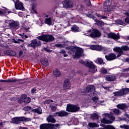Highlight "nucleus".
<instances>
[{
    "mask_svg": "<svg viewBox=\"0 0 129 129\" xmlns=\"http://www.w3.org/2000/svg\"><path fill=\"white\" fill-rule=\"evenodd\" d=\"M87 33H91L88 34ZM85 36H88L91 37L93 39H95V38H100L101 37V32L98 30L97 29H93L91 30H89L87 31V33L84 34Z\"/></svg>",
    "mask_w": 129,
    "mask_h": 129,
    "instance_id": "f257e3e1",
    "label": "nucleus"
},
{
    "mask_svg": "<svg viewBox=\"0 0 129 129\" xmlns=\"http://www.w3.org/2000/svg\"><path fill=\"white\" fill-rule=\"evenodd\" d=\"M79 62L81 64H83L87 66V67H88V68H89V71L91 72V73H95V72H96V70H97L96 69V67L93 64V62L89 61L87 60L84 62V61L81 59L79 60Z\"/></svg>",
    "mask_w": 129,
    "mask_h": 129,
    "instance_id": "f03ea898",
    "label": "nucleus"
},
{
    "mask_svg": "<svg viewBox=\"0 0 129 129\" xmlns=\"http://www.w3.org/2000/svg\"><path fill=\"white\" fill-rule=\"evenodd\" d=\"M83 52V50H82V48L78 47L72 46L69 49V53H70V54H74L75 53V56L76 58H79L82 55Z\"/></svg>",
    "mask_w": 129,
    "mask_h": 129,
    "instance_id": "7ed1b4c3",
    "label": "nucleus"
},
{
    "mask_svg": "<svg viewBox=\"0 0 129 129\" xmlns=\"http://www.w3.org/2000/svg\"><path fill=\"white\" fill-rule=\"evenodd\" d=\"M102 116L104 118H103L101 120L102 123H106V124L112 123V121H111V120H114L115 119V117H114L113 115H112L111 114H109L107 113L103 114ZM107 117L110 118V119H111V120H108L106 119V118H107Z\"/></svg>",
    "mask_w": 129,
    "mask_h": 129,
    "instance_id": "20e7f679",
    "label": "nucleus"
},
{
    "mask_svg": "<svg viewBox=\"0 0 129 129\" xmlns=\"http://www.w3.org/2000/svg\"><path fill=\"white\" fill-rule=\"evenodd\" d=\"M37 39L40 40L41 41H43L44 42H46L50 43L52 41H54V36L52 35H43L41 36H38Z\"/></svg>",
    "mask_w": 129,
    "mask_h": 129,
    "instance_id": "39448f33",
    "label": "nucleus"
},
{
    "mask_svg": "<svg viewBox=\"0 0 129 129\" xmlns=\"http://www.w3.org/2000/svg\"><path fill=\"white\" fill-rule=\"evenodd\" d=\"M129 92L128 88H122L118 91H115L113 93L114 96H119L121 97L128 94Z\"/></svg>",
    "mask_w": 129,
    "mask_h": 129,
    "instance_id": "423d86ee",
    "label": "nucleus"
},
{
    "mask_svg": "<svg viewBox=\"0 0 129 129\" xmlns=\"http://www.w3.org/2000/svg\"><path fill=\"white\" fill-rule=\"evenodd\" d=\"M8 22L9 26L10 29L12 30H18L20 28V23L18 21H14L13 20L6 21L5 23Z\"/></svg>",
    "mask_w": 129,
    "mask_h": 129,
    "instance_id": "0eeeda50",
    "label": "nucleus"
},
{
    "mask_svg": "<svg viewBox=\"0 0 129 129\" xmlns=\"http://www.w3.org/2000/svg\"><path fill=\"white\" fill-rule=\"evenodd\" d=\"M80 109V107L76 105L69 104L67 106V111L69 112H76Z\"/></svg>",
    "mask_w": 129,
    "mask_h": 129,
    "instance_id": "6e6552de",
    "label": "nucleus"
},
{
    "mask_svg": "<svg viewBox=\"0 0 129 129\" xmlns=\"http://www.w3.org/2000/svg\"><path fill=\"white\" fill-rule=\"evenodd\" d=\"M90 49H91V50H96V51H103L104 54L107 53V48L101 46V45H92L90 46Z\"/></svg>",
    "mask_w": 129,
    "mask_h": 129,
    "instance_id": "1a4fd4ad",
    "label": "nucleus"
},
{
    "mask_svg": "<svg viewBox=\"0 0 129 129\" xmlns=\"http://www.w3.org/2000/svg\"><path fill=\"white\" fill-rule=\"evenodd\" d=\"M112 0H106L104 3V12H109V8L111 6Z\"/></svg>",
    "mask_w": 129,
    "mask_h": 129,
    "instance_id": "9d476101",
    "label": "nucleus"
},
{
    "mask_svg": "<svg viewBox=\"0 0 129 129\" xmlns=\"http://www.w3.org/2000/svg\"><path fill=\"white\" fill-rule=\"evenodd\" d=\"M63 7L64 9H70L73 8V2L69 1H64L62 2Z\"/></svg>",
    "mask_w": 129,
    "mask_h": 129,
    "instance_id": "9b49d317",
    "label": "nucleus"
},
{
    "mask_svg": "<svg viewBox=\"0 0 129 129\" xmlns=\"http://www.w3.org/2000/svg\"><path fill=\"white\" fill-rule=\"evenodd\" d=\"M30 46L35 49L36 47H39V46H41V41L40 40H38L37 39L33 40L31 41V42L30 44Z\"/></svg>",
    "mask_w": 129,
    "mask_h": 129,
    "instance_id": "f8f14e48",
    "label": "nucleus"
},
{
    "mask_svg": "<svg viewBox=\"0 0 129 129\" xmlns=\"http://www.w3.org/2000/svg\"><path fill=\"white\" fill-rule=\"evenodd\" d=\"M69 113L64 111H60L59 112H57L53 113V116H59L60 117H62L63 116H67Z\"/></svg>",
    "mask_w": 129,
    "mask_h": 129,
    "instance_id": "ddd939ff",
    "label": "nucleus"
},
{
    "mask_svg": "<svg viewBox=\"0 0 129 129\" xmlns=\"http://www.w3.org/2000/svg\"><path fill=\"white\" fill-rule=\"evenodd\" d=\"M84 93H87V92H94L95 91V87L93 85H90L88 86L86 89L83 90Z\"/></svg>",
    "mask_w": 129,
    "mask_h": 129,
    "instance_id": "4468645a",
    "label": "nucleus"
},
{
    "mask_svg": "<svg viewBox=\"0 0 129 129\" xmlns=\"http://www.w3.org/2000/svg\"><path fill=\"white\" fill-rule=\"evenodd\" d=\"M15 6L16 10H24L25 9L24 8V6H23V3L20 2V1L18 0L15 2Z\"/></svg>",
    "mask_w": 129,
    "mask_h": 129,
    "instance_id": "2eb2a0df",
    "label": "nucleus"
},
{
    "mask_svg": "<svg viewBox=\"0 0 129 129\" xmlns=\"http://www.w3.org/2000/svg\"><path fill=\"white\" fill-rule=\"evenodd\" d=\"M113 50L114 52H116V53H118V54L117 55V58L120 57L121 55H123V51H122L121 47H115Z\"/></svg>",
    "mask_w": 129,
    "mask_h": 129,
    "instance_id": "dca6fc26",
    "label": "nucleus"
},
{
    "mask_svg": "<svg viewBox=\"0 0 129 129\" xmlns=\"http://www.w3.org/2000/svg\"><path fill=\"white\" fill-rule=\"evenodd\" d=\"M105 58H106L107 61H112V60L116 59V55L114 53H111L108 55H106Z\"/></svg>",
    "mask_w": 129,
    "mask_h": 129,
    "instance_id": "f3484780",
    "label": "nucleus"
},
{
    "mask_svg": "<svg viewBox=\"0 0 129 129\" xmlns=\"http://www.w3.org/2000/svg\"><path fill=\"white\" fill-rule=\"evenodd\" d=\"M24 118L23 117H17L15 118H12V121L11 122H13V123H16L17 124L20 123V121H23Z\"/></svg>",
    "mask_w": 129,
    "mask_h": 129,
    "instance_id": "a211bd4d",
    "label": "nucleus"
},
{
    "mask_svg": "<svg viewBox=\"0 0 129 129\" xmlns=\"http://www.w3.org/2000/svg\"><path fill=\"white\" fill-rule=\"evenodd\" d=\"M4 53L7 56H16V55H17L16 51L12 50H5Z\"/></svg>",
    "mask_w": 129,
    "mask_h": 129,
    "instance_id": "6ab92c4d",
    "label": "nucleus"
},
{
    "mask_svg": "<svg viewBox=\"0 0 129 129\" xmlns=\"http://www.w3.org/2000/svg\"><path fill=\"white\" fill-rule=\"evenodd\" d=\"M108 37L109 38H111V39H113V40H117V39H119L120 38L119 35L115 34L114 33H109L108 34Z\"/></svg>",
    "mask_w": 129,
    "mask_h": 129,
    "instance_id": "aec40b11",
    "label": "nucleus"
},
{
    "mask_svg": "<svg viewBox=\"0 0 129 129\" xmlns=\"http://www.w3.org/2000/svg\"><path fill=\"white\" fill-rule=\"evenodd\" d=\"M53 115H49L46 118V120L48 122H51V123H55V122H56V119L54 118Z\"/></svg>",
    "mask_w": 129,
    "mask_h": 129,
    "instance_id": "412c9836",
    "label": "nucleus"
},
{
    "mask_svg": "<svg viewBox=\"0 0 129 129\" xmlns=\"http://www.w3.org/2000/svg\"><path fill=\"white\" fill-rule=\"evenodd\" d=\"M64 89H69L70 88V81L69 79H66L63 83Z\"/></svg>",
    "mask_w": 129,
    "mask_h": 129,
    "instance_id": "4be33fe9",
    "label": "nucleus"
},
{
    "mask_svg": "<svg viewBox=\"0 0 129 129\" xmlns=\"http://www.w3.org/2000/svg\"><path fill=\"white\" fill-rule=\"evenodd\" d=\"M51 123H44L40 125V129H51Z\"/></svg>",
    "mask_w": 129,
    "mask_h": 129,
    "instance_id": "5701e85b",
    "label": "nucleus"
},
{
    "mask_svg": "<svg viewBox=\"0 0 129 129\" xmlns=\"http://www.w3.org/2000/svg\"><path fill=\"white\" fill-rule=\"evenodd\" d=\"M105 78L106 81H114L115 80V76L112 75H106Z\"/></svg>",
    "mask_w": 129,
    "mask_h": 129,
    "instance_id": "b1692460",
    "label": "nucleus"
},
{
    "mask_svg": "<svg viewBox=\"0 0 129 129\" xmlns=\"http://www.w3.org/2000/svg\"><path fill=\"white\" fill-rule=\"evenodd\" d=\"M17 81H18L17 79L0 80V82L3 83H13L14 82H17Z\"/></svg>",
    "mask_w": 129,
    "mask_h": 129,
    "instance_id": "393cba45",
    "label": "nucleus"
},
{
    "mask_svg": "<svg viewBox=\"0 0 129 129\" xmlns=\"http://www.w3.org/2000/svg\"><path fill=\"white\" fill-rule=\"evenodd\" d=\"M31 111L32 112H35V113H38V114H42V109L40 107L37 108L36 109H32Z\"/></svg>",
    "mask_w": 129,
    "mask_h": 129,
    "instance_id": "a878e982",
    "label": "nucleus"
},
{
    "mask_svg": "<svg viewBox=\"0 0 129 129\" xmlns=\"http://www.w3.org/2000/svg\"><path fill=\"white\" fill-rule=\"evenodd\" d=\"M53 75L55 77H60V76H61V72L59 70L56 69L53 70Z\"/></svg>",
    "mask_w": 129,
    "mask_h": 129,
    "instance_id": "bb28decb",
    "label": "nucleus"
},
{
    "mask_svg": "<svg viewBox=\"0 0 129 129\" xmlns=\"http://www.w3.org/2000/svg\"><path fill=\"white\" fill-rule=\"evenodd\" d=\"M41 62L43 66H49V61L47 58H42L41 59Z\"/></svg>",
    "mask_w": 129,
    "mask_h": 129,
    "instance_id": "cd10ccee",
    "label": "nucleus"
},
{
    "mask_svg": "<svg viewBox=\"0 0 129 129\" xmlns=\"http://www.w3.org/2000/svg\"><path fill=\"white\" fill-rule=\"evenodd\" d=\"M116 107L119 109L123 110L125 109L127 107V106L125 104H119L116 105Z\"/></svg>",
    "mask_w": 129,
    "mask_h": 129,
    "instance_id": "c85d7f7f",
    "label": "nucleus"
},
{
    "mask_svg": "<svg viewBox=\"0 0 129 129\" xmlns=\"http://www.w3.org/2000/svg\"><path fill=\"white\" fill-rule=\"evenodd\" d=\"M95 22H96V25L99 27H102L103 26H104V22L99 21L98 20H95Z\"/></svg>",
    "mask_w": 129,
    "mask_h": 129,
    "instance_id": "c756f323",
    "label": "nucleus"
},
{
    "mask_svg": "<svg viewBox=\"0 0 129 129\" xmlns=\"http://www.w3.org/2000/svg\"><path fill=\"white\" fill-rule=\"evenodd\" d=\"M44 24H47V25H49V26H51V25H52V21L51 20V18L45 19Z\"/></svg>",
    "mask_w": 129,
    "mask_h": 129,
    "instance_id": "7c9ffc66",
    "label": "nucleus"
},
{
    "mask_svg": "<svg viewBox=\"0 0 129 129\" xmlns=\"http://www.w3.org/2000/svg\"><path fill=\"white\" fill-rule=\"evenodd\" d=\"M88 125L90 127H98L99 126L98 124L94 122H90L89 123Z\"/></svg>",
    "mask_w": 129,
    "mask_h": 129,
    "instance_id": "2f4dec72",
    "label": "nucleus"
},
{
    "mask_svg": "<svg viewBox=\"0 0 129 129\" xmlns=\"http://www.w3.org/2000/svg\"><path fill=\"white\" fill-rule=\"evenodd\" d=\"M26 97H27V95H22L21 96V100L18 101V103H22V102H23V101H24V100L26 99Z\"/></svg>",
    "mask_w": 129,
    "mask_h": 129,
    "instance_id": "473e14b6",
    "label": "nucleus"
},
{
    "mask_svg": "<svg viewBox=\"0 0 129 129\" xmlns=\"http://www.w3.org/2000/svg\"><path fill=\"white\" fill-rule=\"evenodd\" d=\"M71 31L72 32H74L75 33H77V32H78L79 31V29H78V27L76 26H73L71 28Z\"/></svg>",
    "mask_w": 129,
    "mask_h": 129,
    "instance_id": "72a5a7b5",
    "label": "nucleus"
},
{
    "mask_svg": "<svg viewBox=\"0 0 129 129\" xmlns=\"http://www.w3.org/2000/svg\"><path fill=\"white\" fill-rule=\"evenodd\" d=\"M90 118L91 119H97L98 118V115L96 113H94L91 115Z\"/></svg>",
    "mask_w": 129,
    "mask_h": 129,
    "instance_id": "f704fd0d",
    "label": "nucleus"
},
{
    "mask_svg": "<svg viewBox=\"0 0 129 129\" xmlns=\"http://www.w3.org/2000/svg\"><path fill=\"white\" fill-rule=\"evenodd\" d=\"M13 43H15L16 44H20L21 42L23 43L24 42V40L23 39H17L16 40L15 39H13Z\"/></svg>",
    "mask_w": 129,
    "mask_h": 129,
    "instance_id": "c9c22d12",
    "label": "nucleus"
},
{
    "mask_svg": "<svg viewBox=\"0 0 129 129\" xmlns=\"http://www.w3.org/2000/svg\"><path fill=\"white\" fill-rule=\"evenodd\" d=\"M60 126V124H51L50 123V128L51 129H54L55 127H59Z\"/></svg>",
    "mask_w": 129,
    "mask_h": 129,
    "instance_id": "e433bc0d",
    "label": "nucleus"
},
{
    "mask_svg": "<svg viewBox=\"0 0 129 129\" xmlns=\"http://www.w3.org/2000/svg\"><path fill=\"white\" fill-rule=\"evenodd\" d=\"M85 4L87 7H91V3L90 0H84Z\"/></svg>",
    "mask_w": 129,
    "mask_h": 129,
    "instance_id": "4c0bfd02",
    "label": "nucleus"
},
{
    "mask_svg": "<svg viewBox=\"0 0 129 129\" xmlns=\"http://www.w3.org/2000/svg\"><path fill=\"white\" fill-rule=\"evenodd\" d=\"M121 48L122 49V51H128V50H129V47L126 45L121 46Z\"/></svg>",
    "mask_w": 129,
    "mask_h": 129,
    "instance_id": "58836bf2",
    "label": "nucleus"
},
{
    "mask_svg": "<svg viewBox=\"0 0 129 129\" xmlns=\"http://www.w3.org/2000/svg\"><path fill=\"white\" fill-rule=\"evenodd\" d=\"M23 101L25 103H30L31 102V98L26 97Z\"/></svg>",
    "mask_w": 129,
    "mask_h": 129,
    "instance_id": "ea45409f",
    "label": "nucleus"
},
{
    "mask_svg": "<svg viewBox=\"0 0 129 129\" xmlns=\"http://www.w3.org/2000/svg\"><path fill=\"white\" fill-rule=\"evenodd\" d=\"M120 128H123V129H129V125H120Z\"/></svg>",
    "mask_w": 129,
    "mask_h": 129,
    "instance_id": "a19ab883",
    "label": "nucleus"
},
{
    "mask_svg": "<svg viewBox=\"0 0 129 129\" xmlns=\"http://www.w3.org/2000/svg\"><path fill=\"white\" fill-rule=\"evenodd\" d=\"M96 61L99 64H102V63H103V59L101 58H98Z\"/></svg>",
    "mask_w": 129,
    "mask_h": 129,
    "instance_id": "79ce46f5",
    "label": "nucleus"
},
{
    "mask_svg": "<svg viewBox=\"0 0 129 129\" xmlns=\"http://www.w3.org/2000/svg\"><path fill=\"white\" fill-rule=\"evenodd\" d=\"M113 112L115 113V114H119L120 113V111L118 109H114L113 110Z\"/></svg>",
    "mask_w": 129,
    "mask_h": 129,
    "instance_id": "37998d69",
    "label": "nucleus"
},
{
    "mask_svg": "<svg viewBox=\"0 0 129 129\" xmlns=\"http://www.w3.org/2000/svg\"><path fill=\"white\" fill-rule=\"evenodd\" d=\"M101 73L102 74H106L107 73V70L104 68H102L101 69Z\"/></svg>",
    "mask_w": 129,
    "mask_h": 129,
    "instance_id": "c03bdc74",
    "label": "nucleus"
},
{
    "mask_svg": "<svg viewBox=\"0 0 129 129\" xmlns=\"http://www.w3.org/2000/svg\"><path fill=\"white\" fill-rule=\"evenodd\" d=\"M116 23L118 25H123V24H124V22H123L122 21L120 20H116Z\"/></svg>",
    "mask_w": 129,
    "mask_h": 129,
    "instance_id": "a18cd8bd",
    "label": "nucleus"
},
{
    "mask_svg": "<svg viewBox=\"0 0 129 129\" xmlns=\"http://www.w3.org/2000/svg\"><path fill=\"white\" fill-rule=\"evenodd\" d=\"M49 107L51 109V110H53V111H55L57 109V107L55 106L50 105Z\"/></svg>",
    "mask_w": 129,
    "mask_h": 129,
    "instance_id": "49530a36",
    "label": "nucleus"
},
{
    "mask_svg": "<svg viewBox=\"0 0 129 129\" xmlns=\"http://www.w3.org/2000/svg\"><path fill=\"white\" fill-rule=\"evenodd\" d=\"M31 109H32V107H31V106H27L23 108L24 110H26V111L31 110Z\"/></svg>",
    "mask_w": 129,
    "mask_h": 129,
    "instance_id": "de8ad7c7",
    "label": "nucleus"
},
{
    "mask_svg": "<svg viewBox=\"0 0 129 129\" xmlns=\"http://www.w3.org/2000/svg\"><path fill=\"white\" fill-rule=\"evenodd\" d=\"M50 102H53L52 100H46L44 101L45 104H50Z\"/></svg>",
    "mask_w": 129,
    "mask_h": 129,
    "instance_id": "09e8293b",
    "label": "nucleus"
},
{
    "mask_svg": "<svg viewBox=\"0 0 129 129\" xmlns=\"http://www.w3.org/2000/svg\"><path fill=\"white\" fill-rule=\"evenodd\" d=\"M0 16H6V12L3 11V9H0Z\"/></svg>",
    "mask_w": 129,
    "mask_h": 129,
    "instance_id": "8fccbe9b",
    "label": "nucleus"
},
{
    "mask_svg": "<svg viewBox=\"0 0 129 129\" xmlns=\"http://www.w3.org/2000/svg\"><path fill=\"white\" fill-rule=\"evenodd\" d=\"M19 36H21V37H25V39H28V37L26 35H25V33H23L22 34H19Z\"/></svg>",
    "mask_w": 129,
    "mask_h": 129,
    "instance_id": "3c124183",
    "label": "nucleus"
},
{
    "mask_svg": "<svg viewBox=\"0 0 129 129\" xmlns=\"http://www.w3.org/2000/svg\"><path fill=\"white\" fill-rule=\"evenodd\" d=\"M44 51H46V52H48L49 53L52 52V50H51L49 48H48V47H44Z\"/></svg>",
    "mask_w": 129,
    "mask_h": 129,
    "instance_id": "603ef678",
    "label": "nucleus"
},
{
    "mask_svg": "<svg viewBox=\"0 0 129 129\" xmlns=\"http://www.w3.org/2000/svg\"><path fill=\"white\" fill-rule=\"evenodd\" d=\"M92 100H93L95 103H96V100H98V98L97 97H93L92 98Z\"/></svg>",
    "mask_w": 129,
    "mask_h": 129,
    "instance_id": "864d4df0",
    "label": "nucleus"
},
{
    "mask_svg": "<svg viewBox=\"0 0 129 129\" xmlns=\"http://www.w3.org/2000/svg\"><path fill=\"white\" fill-rule=\"evenodd\" d=\"M22 118H24L23 120H25V121H30V120H31V118H26L24 117H22Z\"/></svg>",
    "mask_w": 129,
    "mask_h": 129,
    "instance_id": "5fc2aeb1",
    "label": "nucleus"
},
{
    "mask_svg": "<svg viewBox=\"0 0 129 129\" xmlns=\"http://www.w3.org/2000/svg\"><path fill=\"white\" fill-rule=\"evenodd\" d=\"M55 46L57 47V48H63V45L60 44H56L55 45Z\"/></svg>",
    "mask_w": 129,
    "mask_h": 129,
    "instance_id": "6e6d98bb",
    "label": "nucleus"
},
{
    "mask_svg": "<svg viewBox=\"0 0 129 129\" xmlns=\"http://www.w3.org/2000/svg\"><path fill=\"white\" fill-rule=\"evenodd\" d=\"M36 90H37V89H36V88H33V89H32L31 91V93H35V92H36Z\"/></svg>",
    "mask_w": 129,
    "mask_h": 129,
    "instance_id": "4d7b16f0",
    "label": "nucleus"
},
{
    "mask_svg": "<svg viewBox=\"0 0 129 129\" xmlns=\"http://www.w3.org/2000/svg\"><path fill=\"white\" fill-rule=\"evenodd\" d=\"M59 53L60 54H65V53H66V51H65V50H60L59 51Z\"/></svg>",
    "mask_w": 129,
    "mask_h": 129,
    "instance_id": "13d9d810",
    "label": "nucleus"
},
{
    "mask_svg": "<svg viewBox=\"0 0 129 129\" xmlns=\"http://www.w3.org/2000/svg\"><path fill=\"white\" fill-rule=\"evenodd\" d=\"M124 21H125V23H127V24H129V18L128 17L125 18Z\"/></svg>",
    "mask_w": 129,
    "mask_h": 129,
    "instance_id": "bf43d9fd",
    "label": "nucleus"
},
{
    "mask_svg": "<svg viewBox=\"0 0 129 129\" xmlns=\"http://www.w3.org/2000/svg\"><path fill=\"white\" fill-rule=\"evenodd\" d=\"M101 19H103V20H105L107 19V17L104 16V15H101Z\"/></svg>",
    "mask_w": 129,
    "mask_h": 129,
    "instance_id": "052dcab7",
    "label": "nucleus"
},
{
    "mask_svg": "<svg viewBox=\"0 0 129 129\" xmlns=\"http://www.w3.org/2000/svg\"><path fill=\"white\" fill-rule=\"evenodd\" d=\"M104 89H106V90H109V88L110 87H103Z\"/></svg>",
    "mask_w": 129,
    "mask_h": 129,
    "instance_id": "680f3d73",
    "label": "nucleus"
},
{
    "mask_svg": "<svg viewBox=\"0 0 129 129\" xmlns=\"http://www.w3.org/2000/svg\"><path fill=\"white\" fill-rule=\"evenodd\" d=\"M23 55V50H20L19 53V56H21Z\"/></svg>",
    "mask_w": 129,
    "mask_h": 129,
    "instance_id": "e2e57ef3",
    "label": "nucleus"
},
{
    "mask_svg": "<svg viewBox=\"0 0 129 129\" xmlns=\"http://www.w3.org/2000/svg\"><path fill=\"white\" fill-rule=\"evenodd\" d=\"M87 17L88 18H93V16L91 14H87Z\"/></svg>",
    "mask_w": 129,
    "mask_h": 129,
    "instance_id": "0e129e2a",
    "label": "nucleus"
},
{
    "mask_svg": "<svg viewBox=\"0 0 129 129\" xmlns=\"http://www.w3.org/2000/svg\"><path fill=\"white\" fill-rule=\"evenodd\" d=\"M95 15L97 17H98L99 18H100L101 17V15H100V14L98 13H96Z\"/></svg>",
    "mask_w": 129,
    "mask_h": 129,
    "instance_id": "69168bd1",
    "label": "nucleus"
},
{
    "mask_svg": "<svg viewBox=\"0 0 129 129\" xmlns=\"http://www.w3.org/2000/svg\"><path fill=\"white\" fill-rule=\"evenodd\" d=\"M123 71L124 72H125V71H129V68H127V69H123Z\"/></svg>",
    "mask_w": 129,
    "mask_h": 129,
    "instance_id": "338daca9",
    "label": "nucleus"
},
{
    "mask_svg": "<svg viewBox=\"0 0 129 129\" xmlns=\"http://www.w3.org/2000/svg\"><path fill=\"white\" fill-rule=\"evenodd\" d=\"M63 56H64V57H68V54H63Z\"/></svg>",
    "mask_w": 129,
    "mask_h": 129,
    "instance_id": "774afa93",
    "label": "nucleus"
}]
</instances>
